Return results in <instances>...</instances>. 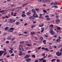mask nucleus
Masks as SVG:
<instances>
[{
  "instance_id": "obj_1",
  "label": "nucleus",
  "mask_w": 62,
  "mask_h": 62,
  "mask_svg": "<svg viewBox=\"0 0 62 62\" xmlns=\"http://www.w3.org/2000/svg\"><path fill=\"white\" fill-rule=\"evenodd\" d=\"M3 53H4V54H3V55L4 56L6 55L7 54V52H5L4 51L1 50L0 51V56H1L2 55V54H3Z\"/></svg>"
},
{
  "instance_id": "obj_2",
  "label": "nucleus",
  "mask_w": 62,
  "mask_h": 62,
  "mask_svg": "<svg viewBox=\"0 0 62 62\" xmlns=\"http://www.w3.org/2000/svg\"><path fill=\"white\" fill-rule=\"evenodd\" d=\"M49 33L51 35H54L55 34V32H54V31L51 30H49Z\"/></svg>"
},
{
  "instance_id": "obj_3",
  "label": "nucleus",
  "mask_w": 62,
  "mask_h": 62,
  "mask_svg": "<svg viewBox=\"0 0 62 62\" xmlns=\"http://www.w3.org/2000/svg\"><path fill=\"white\" fill-rule=\"evenodd\" d=\"M62 54V52H60L59 53V52H56V55H57V56H60V55H61V54Z\"/></svg>"
},
{
  "instance_id": "obj_4",
  "label": "nucleus",
  "mask_w": 62,
  "mask_h": 62,
  "mask_svg": "<svg viewBox=\"0 0 62 62\" xmlns=\"http://www.w3.org/2000/svg\"><path fill=\"white\" fill-rule=\"evenodd\" d=\"M15 22V20L13 19L12 20L11 19H10L9 20V21L8 22V23H14Z\"/></svg>"
},
{
  "instance_id": "obj_5",
  "label": "nucleus",
  "mask_w": 62,
  "mask_h": 62,
  "mask_svg": "<svg viewBox=\"0 0 62 62\" xmlns=\"http://www.w3.org/2000/svg\"><path fill=\"white\" fill-rule=\"evenodd\" d=\"M19 50H21V51H23V49L21 45H19Z\"/></svg>"
},
{
  "instance_id": "obj_6",
  "label": "nucleus",
  "mask_w": 62,
  "mask_h": 62,
  "mask_svg": "<svg viewBox=\"0 0 62 62\" xmlns=\"http://www.w3.org/2000/svg\"><path fill=\"white\" fill-rule=\"evenodd\" d=\"M33 17H34V18H35V17L36 18H38V16L37 15V14H36V13L33 14Z\"/></svg>"
},
{
  "instance_id": "obj_7",
  "label": "nucleus",
  "mask_w": 62,
  "mask_h": 62,
  "mask_svg": "<svg viewBox=\"0 0 62 62\" xmlns=\"http://www.w3.org/2000/svg\"><path fill=\"white\" fill-rule=\"evenodd\" d=\"M32 12L33 14H34L35 13H36V10H35L34 9H32Z\"/></svg>"
},
{
  "instance_id": "obj_8",
  "label": "nucleus",
  "mask_w": 62,
  "mask_h": 62,
  "mask_svg": "<svg viewBox=\"0 0 62 62\" xmlns=\"http://www.w3.org/2000/svg\"><path fill=\"white\" fill-rule=\"evenodd\" d=\"M29 18L30 19H35V17L33 16H31L30 17H29Z\"/></svg>"
},
{
  "instance_id": "obj_9",
  "label": "nucleus",
  "mask_w": 62,
  "mask_h": 62,
  "mask_svg": "<svg viewBox=\"0 0 62 62\" xmlns=\"http://www.w3.org/2000/svg\"><path fill=\"white\" fill-rule=\"evenodd\" d=\"M26 59V61L27 62H29V61H31V59L30 58H27Z\"/></svg>"
},
{
  "instance_id": "obj_10",
  "label": "nucleus",
  "mask_w": 62,
  "mask_h": 62,
  "mask_svg": "<svg viewBox=\"0 0 62 62\" xmlns=\"http://www.w3.org/2000/svg\"><path fill=\"white\" fill-rule=\"evenodd\" d=\"M44 24H43L41 25H40L39 26V27H42L44 26Z\"/></svg>"
},
{
  "instance_id": "obj_11",
  "label": "nucleus",
  "mask_w": 62,
  "mask_h": 62,
  "mask_svg": "<svg viewBox=\"0 0 62 62\" xmlns=\"http://www.w3.org/2000/svg\"><path fill=\"white\" fill-rule=\"evenodd\" d=\"M21 16L22 17H25L26 16V15L25 14H23L21 15Z\"/></svg>"
},
{
  "instance_id": "obj_12",
  "label": "nucleus",
  "mask_w": 62,
  "mask_h": 62,
  "mask_svg": "<svg viewBox=\"0 0 62 62\" xmlns=\"http://www.w3.org/2000/svg\"><path fill=\"white\" fill-rule=\"evenodd\" d=\"M45 42H46V40H44L42 42L44 43V44H46V43Z\"/></svg>"
},
{
  "instance_id": "obj_13",
  "label": "nucleus",
  "mask_w": 62,
  "mask_h": 62,
  "mask_svg": "<svg viewBox=\"0 0 62 62\" xmlns=\"http://www.w3.org/2000/svg\"><path fill=\"white\" fill-rule=\"evenodd\" d=\"M60 20L59 19H57L56 21V22L57 23H59V22H60Z\"/></svg>"
},
{
  "instance_id": "obj_14",
  "label": "nucleus",
  "mask_w": 62,
  "mask_h": 62,
  "mask_svg": "<svg viewBox=\"0 0 62 62\" xmlns=\"http://www.w3.org/2000/svg\"><path fill=\"white\" fill-rule=\"evenodd\" d=\"M43 60V58H42L41 59H39V61L40 62H41V61H42Z\"/></svg>"
},
{
  "instance_id": "obj_15",
  "label": "nucleus",
  "mask_w": 62,
  "mask_h": 62,
  "mask_svg": "<svg viewBox=\"0 0 62 62\" xmlns=\"http://www.w3.org/2000/svg\"><path fill=\"white\" fill-rule=\"evenodd\" d=\"M31 35H34V34H35V32H31Z\"/></svg>"
},
{
  "instance_id": "obj_16",
  "label": "nucleus",
  "mask_w": 62,
  "mask_h": 62,
  "mask_svg": "<svg viewBox=\"0 0 62 62\" xmlns=\"http://www.w3.org/2000/svg\"><path fill=\"white\" fill-rule=\"evenodd\" d=\"M8 29V27H6L5 28V31H7Z\"/></svg>"
},
{
  "instance_id": "obj_17",
  "label": "nucleus",
  "mask_w": 62,
  "mask_h": 62,
  "mask_svg": "<svg viewBox=\"0 0 62 62\" xmlns=\"http://www.w3.org/2000/svg\"><path fill=\"white\" fill-rule=\"evenodd\" d=\"M40 39L41 40V41H42L43 40V37H41L40 38Z\"/></svg>"
},
{
  "instance_id": "obj_18",
  "label": "nucleus",
  "mask_w": 62,
  "mask_h": 62,
  "mask_svg": "<svg viewBox=\"0 0 62 62\" xmlns=\"http://www.w3.org/2000/svg\"><path fill=\"white\" fill-rule=\"evenodd\" d=\"M48 0H43L42 1L43 2H47Z\"/></svg>"
},
{
  "instance_id": "obj_19",
  "label": "nucleus",
  "mask_w": 62,
  "mask_h": 62,
  "mask_svg": "<svg viewBox=\"0 0 62 62\" xmlns=\"http://www.w3.org/2000/svg\"><path fill=\"white\" fill-rule=\"evenodd\" d=\"M7 9L9 10V9H11V7H9L7 8Z\"/></svg>"
},
{
  "instance_id": "obj_20",
  "label": "nucleus",
  "mask_w": 62,
  "mask_h": 62,
  "mask_svg": "<svg viewBox=\"0 0 62 62\" xmlns=\"http://www.w3.org/2000/svg\"><path fill=\"white\" fill-rule=\"evenodd\" d=\"M31 14V12H28L27 14V15H29L30 14Z\"/></svg>"
},
{
  "instance_id": "obj_21",
  "label": "nucleus",
  "mask_w": 62,
  "mask_h": 62,
  "mask_svg": "<svg viewBox=\"0 0 62 62\" xmlns=\"http://www.w3.org/2000/svg\"><path fill=\"white\" fill-rule=\"evenodd\" d=\"M50 27H51V28H53L54 27V25H53L51 24L50 26Z\"/></svg>"
},
{
  "instance_id": "obj_22",
  "label": "nucleus",
  "mask_w": 62,
  "mask_h": 62,
  "mask_svg": "<svg viewBox=\"0 0 62 62\" xmlns=\"http://www.w3.org/2000/svg\"><path fill=\"white\" fill-rule=\"evenodd\" d=\"M7 39H8V40H9L10 39H11V38H10V37H8L7 38Z\"/></svg>"
},
{
  "instance_id": "obj_23",
  "label": "nucleus",
  "mask_w": 62,
  "mask_h": 62,
  "mask_svg": "<svg viewBox=\"0 0 62 62\" xmlns=\"http://www.w3.org/2000/svg\"><path fill=\"white\" fill-rule=\"evenodd\" d=\"M35 39L36 40H38V39H39V38H38V37H35Z\"/></svg>"
},
{
  "instance_id": "obj_24",
  "label": "nucleus",
  "mask_w": 62,
  "mask_h": 62,
  "mask_svg": "<svg viewBox=\"0 0 62 62\" xmlns=\"http://www.w3.org/2000/svg\"><path fill=\"white\" fill-rule=\"evenodd\" d=\"M60 39H57L56 41H57V42H60Z\"/></svg>"
},
{
  "instance_id": "obj_25",
  "label": "nucleus",
  "mask_w": 62,
  "mask_h": 62,
  "mask_svg": "<svg viewBox=\"0 0 62 62\" xmlns=\"http://www.w3.org/2000/svg\"><path fill=\"white\" fill-rule=\"evenodd\" d=\"M19 24H20V22H17L16 23V25H18Z\"/></svg>"
},
{
  "instance_id": "obj_26",
  "label": "nucleus",
  "mask_w": 62,
  "mask_h": 62,
  "mask_svg": "<svg viewBox=\"0 0 62 62\" xmlns=\"http://www.w3.org/2000/svg\"><path fill=\"white\" fill-rule=\"evenodd\" d=\"M9 53H13V51H12V50H10L9 51Z\"/></svg>"
},
{
  "instance_id": "obj_27",
  "label": "nucleus",
  "mask_w": 62,
  "mask_h": 62,
  "mask_svg": "<svg viewBox=\"0 0 62 62\" xmlns=\"http://www.w3.org/2000/svg\"><path fill=\"white\" fill-rule=\"evenodd\" d=\"M45 50H46V51H49V49H48V48H46L45 49H44Z\"/></svg>"
},
{
  "instance_id": "obj_28",
  "label": "nucleus",
  "mask_w": 62,
  "mask_h": 62,
  "mask_svg": "<svg viewBox=\"0 0 62 62\" xmlns=\"http://www.w3.org/2000/svg\"><path fill=\"white\" fill-rule=\"evenodd\" d=\"M39 18H41V19H43L44 18L42 16H39Z\"/></svg>"
},
{
  "instance_id": "obj_29",
  "label": "nucleus",
  "mask_w": 62,
  "mask_h": 62,
  "mask_svg": "<svg viewBox=\"0 0 62 62\" xmlns=\"http://www.w3.org/2000/svg\"><path fill=\"white\" fill-rule=\"evenodd\" d=\"M55 60V59H53L51 60V62H53V61H54Z\"/></svg>"
},
{
  "instance_id": "obj_30",
  "label": "nucleus",
  "mask_w": 62,
  "mask_h": 62,
  "mask_svg": "<svg viewBox=\"0 0 62 62\" xmlns=\"http://www.w3.org/2000/svg\"><path fill=\"white\" fill-rule=\"evenodd\" d=\"M32 57L33 58H35V57H36V56H35V55H32Z\"/></svg>"
},
{
  "instance_id": "obj_31",
  "label": "nucleus",
  "mask_w": 62,
  "mask_h": 62,
  "mask_svg": "<svg viewBox=\"0 0 62 62\" xmlns=\"http://www.w3.org/2000/svg\"><path fill=\"white\" fill-rule=\"evenodd\" d=\"M43 11L44 13H47V11H46V10H43Z\"/></svg>"
},
{
  "instance_id": "obj_32",
  "label": "nucleus",
  "mask_w": 62,
  "mask_h": 62,
  "mask_svg": "<svg viewBox=\"0 0 62 62\" xmlns=\"http://www.w3.org/2000/svg\"><path fill=\"white\" fill-rule=\"evenodd\" d=\"M14 28H11L10 29V30H14Z\"/></svg>"
},
{
  "instance_id": "obj_33",
  "label": "nucleus",
  "mask_w": 62,
  "mask_h": 62,
  "mask_svg": "<svg viewBox=\"0 0 62 62\" xmlns=\"http://www.w3.org/2000/svg\"><path fill=\"white\" fill-rule=\"evenodd\" d=\"M57 28L58 30H61V29L59 27H58Z\"/></svg>"
},
{
  "instance_id": "obj_34",
  "label": "nucleus",
  "mask_w": 62,
  "mask_h": 62,
  "mask_svg": "<svg viewBox=\"0 0 62 62\" xmlns=\"http://www.w3.org/2000/svg\"><path fill=\"white\" fill-rule=\"evenodd\" d=\"M26 58H28V57H29V55H26Z\"/></svg>"
},
{
  "instance_id": "obj_35",
  "label": "nucleus",
  "mask_w": 62,
  "mask_h": 62,
  "mask_svg": "<svg viewBox=\"0 0 62 62\" xmlns=\"http://www.w3.org/2000/svg\"><path fill=\"white\" fill-rule=\"evenodd\" d=\"M60 60L59 59H57L56 61L57 62H60Z\"/></svg>"
},
{
  "instance_id": "obj_36",
  "label": "nucleus",
  "mask_w": 62,
  "mask_h": 62,
  "mask_svg": "<svg viewBox=\"0 0 62 62\" xmlns=\"http://www.w3.org/2000/svg\"><path fill=\"white\" fill-rule=\"evenodd\" d=\"M58 4V2H56H56H55V3H54V5H56Z\"/></svg>"
},
{
  "instance_id": "obj_37",
  "label": "nucleus",
  "mask_w": 62,
  "mask_h": 62,
  "mask_svg": "<svg viewBox=\"0 0 62 62\" xmlns=\"http://www.w3.org/2000/svg\"><path fill=\"white\" fill-rule=\"evenodd\" d=\"M35 26V25H32V26L31 28H33V27H34Z\"/></svg>"
},
{
  "instance_id": "obj_38",
  "label": "nucleus",
  "mask_w": 62,
  "mask_h": 62,
  "mask_svg": "<svg viewBox=\"0 0 62 62\" xmlns=\"http://www.w3.org/2000/svg\"><path fill=\"white\" fill-rule=\"evenodd\" d=\"M61 47H62V45H59L58 46V48H60Z\"/></svg>"
},
{
  "instance_id": "obj_39",
  "label": "nucleus",
  "mask_w": 62,
  "mask_h": 62,
  "mask_svg": "<svg viewBox=\"0 0 62 62\" xmlns=\"http://www.w3.org/2000/svg\"><path fill=\"white\" fill-rule=\"evenodd\" d=\"M19 55H20V56H22V55H23V54H22L21 53H20L19 54Z\"/></svg>"
},
{
  "instance_id": "obj_40",
  "label": "nucleus",
  "mask_w": 62,
  "mask_h": 62,
  "mask_svg": "<svg viewBox=\"0 0 62 62\" xmlns=\"http://www.w3.org/2000/svg\"><path fill=\"white\" fill-rule=\"evenodd\" d=\"M37 23V22L36 21H34L33 22V23Z\"/></svg>"
},
{
  "instance_id": "obj_41",
  "label": "nucleus",
  "mask_w": 62,
  "mask_h": 62,
  "mask_svg": "<svg viewBox=\"0 0 62 62\" xmlns=\"http://www.w3.org/2000/svg\"><path fill=\"white\" fill-rule=\"evenodd\" d=\"M48 17H49V16L48 15H47L45 16V18H48Z\"/></svg>"
},
{
  "instance_id": "obj_42",
  "label": "nucleus",
  "mask_w": 62,
  "mask_h": 62,
  "mask_svg": "<svg viewBox=\"0 0 62 62\" xmlns=\"http://www.w3.org/2000/svg\"><path fill=\"white\" fill-rule=\"evenodd\" d=\"M50 19H51L50 18H46V20H50Z\"/></svg>"
},
{
  "instance_id": "obj_43",
  "label": "nucleus",
  "mask_w": 62,
  "mask_h": 62,
  "mask_svg": "<svg viewBox=\"0 0 62 62\" xmlns=\"http://www.w3.org/2000/svg\"><path fill=\"white\" fill-rule=\"evenodd\" d=\"M51 56H52L51 55H49L48 56V57H51Z\"/></svg>"
},
{
  "instance_id": "obj_44",
  "label": "nucleus",
  "mask_w": 62,
  "mask_h": 62,
  "mask_svg": "<svg viewBox=\"0 0 62 62\" xmlns=\"http://www.w3.org/2000/svg\"><path fill=\"white\" fill-rule=\"evenodd\" d=\"M28 24L27 23H25L24 24V25H25V26H26V25H27Z\"/></svg>"
},
{
  "instance_id": "obj_45",
  "label": "nucleus",
  "mask_w": 62,
  "mask_h": 62,
  "mask_svg": "<svg viewBox=\"0 0 62 62\" xmlns=\"http://www.w3.org/2000/svg\"><path fill=\"white\" fill-rule=\"evenodd\" d=\"M24 34H27V32L26 31H24Z\"/></svg>"
},
{
  "instance_id": "obj_46",
  "label": "nucleus",
  "mask_w": 62,
  "mask_h": 62,
  "mask_svg": "<svg viewBox=\"0 0 62 62\" xmlns=\"http://www.w3.org/2000/svg\"><path fill=\"white\" fill-rule=\"evenodd\" d=\"M5 12V11L2 10V11H0V13L1 12Z\"/></svg>"
},
{
  "instance_id": "obj_47",
  "label": "nucleus",
  "mask_w": 62,
  "mask_h": 62,
  "mask_svg": "<svg viewBox=\"0 0 62 62\" xmlns=\"http://www.w3.org/2000/svg\"><path fill=\"white\" fill-rule=\"evenodd\" d=\"M41 29L42 30H44V27H42L41 28Z\"/></svg>"
},
{
  "instance_id": "obj_48",
  "label": "nucleus",
  "mask_w": 62,
  "mask_h": 62,
  "mask_svg": "<svg viewBox=\"0 0 62 62\" xmlns=\"http://www.w3.org/2000/svg\"><path fill=\"white\" fill-rule=\"evenodd\" d=\"M2 14L3 15H6V13H2Z\"/></svg>"
},
{
  "instance_id": "obj_49",
  "label": "nucleus",
  "mask_w": 62,
  "mask_h": 62,
  "mask_svg": "<svg viewBox=\"0 0 62 62\" xmlns=\"http://www.w3.org/2000/svg\"><path fill=\"white\" fill-rule=\"evenodd\" d=\"M6 43H9V41H6Z\"/></svg>"
},
{
  "instance_id": "obj_50",
  "label": "nucleus",
  "mask_w": 62,
  "mask_h": 62,
  "mask_svg": "<svg viewBox=\"0 0 62 62\" xmlns=\"http://www.w3.org/2000/svg\"><path fill=\"white\" fill-rule=\"evenodd\" d=\"M23 42H20V43L21 44H23V43H24Z\"/></svg>"
},
{
  "instance_id": "obj_51",
  "label": "nucleus",
  "mask_w": 62,
  "mask_h": 62,
  "mask_svg": "<svg viewBox=\"0 0 62 62\" xmlns=\"http://www.w3.org/2000/svg\"><path fill=\"white\" fill-rule=\"evenodd\" d=\"M14 10H15V9H13L11 10V11H14Z\"/></svg>"
},
{
  "instance_id": "obj_52",
  "label": "nucleus",
  "mask_w": 62,
  "mask_h": 62,
  "mask_svg": "<svg viewBox=\"0 0 62 62\" xmlns=\"http://www.w3.org/2000/svg\"><path fill=\"white\" fill-rule=\"evenodd\" d=\"M45 55V54H42V56H44Z\"/></svg>"
},
{
  "instance_id": "obj_53",
  "label": "nucleus",
  "mask_w": 62,
  "mask_h": 62,
  "mask_svg": "<svg viewBox=\"0 0 62 62\" xmlns=\"http://www.w3.org/2000/svg\"><path fill=\"white\" fill-rule=\"evenodd\" d=\"M3 61V59H0V61Z\"/></svg>"
},
{
  "instance_id": "obj_54",
  "label": "nucleus",
  "mask_w": 62,
  "mask_h": 62,
  "mask_svg": "<svg viewBox=\"0 0 62 62\" xmlns=\"http://www.w3.org/2000/svg\"><path fill=\"white\" fill-rule=\"evenodd\" d=\"M48 1H47L48 3H50L51 2V0H48Z\"/></svg>"
},
{
  "instance_id": "obj_55",
  "label": "nucleus",
  "mask_w": 62,
  "mask_h": 62,
  "mask_svg": "<svg viewBox=\"0 0 62 62\" xmlns=\"http://www.w3.org/2000/svg\"><path fill=\"white\" fill-rule=\"evenodd\" d=\"M38 62V60H35L34 61V62Z\"/></svg>"
},
{
  "instance_id": "obj_56",
  "label": "nucleus",
  "mask_w": 62,
  "mask_h": 62,
  "mask_svg": "<svg viewBox=\"0 0 62 62\" xmlns=\"http://www.w3.org/2000/svg\"><path fill=\"white\" fill-rule=\"evenodd\" d=\"M10 32H13V31H12V30H10Z\"/></svg>"
},
{
  "instance_id": "obj_57",
  "label": "nucleus",
  "mask_w": 62,
  "mask_h": 62,
  "mask_svg": "<svg viewBox=\"0 0 62 62\" xmlns=\"http://www.w3.org/2000/svg\"><path fill=\"white\" fill-rule=\"evenodd\" d=\"M44 31V30H42V31H41V33H43V32Z\"/></svg>"
},
{
  "instance_id": "obj_58",
  "label": "nucleus",
  "mask_w": 62,
  "mask_h": 62,
  "mask_svg": "<svg viewBox=\"0 0 62 62\" xmlns=\"http://www.w3.org/2000/svg\"><path fill=\"white\" fill-rule=\"evenodd\" d=\"M15 39V38H13L12 39V40H14Z\"/></svg>"
},
{
  "instance_id": "obj_59",
  "label": "nucleus",
  "mask_w": 62,
  "mask_h": 62,
  "mask_svg": "<svg viewBox=\"0 0 62 62\" xmlns=\"http://www.w3.org/2000/svg\"><path fill=\"white\" fill-rule=\"evenodd\" d=\"M42 50H44V49H45V47H42Z\"/></svg>"
},
{
  "instance_id": "obj_60",
  "label": "nucleus",
  "mask_w": 62,
  "mask_h": 62,
  "mask_svg": "<svg viewBox=\"0 0 62 62\" xmlns=\"http://www.w3.org/2000/svg\"><path fill=\"white\" fill-rule=\"evenodd\" d=\"M14 4L12 5H11V7H13V6H14Z\"/></svg>"
},
{
  "instance_id": "obj_61",
  "label": "nucleus",
  "mask_w": 62,
  "mask_h": 62,
  "mask_svg": "<svg viewBox=\"0 0 62 62\" xmlns=\"http://www.w3.org/2000/svg\"><path fill=\"white\" fill-rule=\"evenodd\" d=\"M36 11H38L39 10V9H38V8H36Z\"/></svg>"
},
{
  "instance_id": "obj_62",
  "label": "nucleus",
  "mask_w": 62,
  "mask_h": 62,
  "mask_svg": "<svg viewBox=\"0 0 62 62\" xmlns=\"http://www.w3.org/2000/svg\"><path fill=\"white\" fill-rule=\"evenodd\" d=\"M3 50H5L4 52H5L6 51H7V50L5 48H4V49H3Z\"/></svg>"
},
{
  "instance_id": "obj_63",
  "label": "nucleus",
  "mask_w": 62,
  "mask_h": 62,
  "mask_svg": "<svg viewBox=\"0 0 62 62\" xmlns=\"http://www.w3.org/2000/svg\"><path fill=\"white\" fill-rule=\"evenodd\" d=\"M8 17H9L8 16H5V18H8Z\"/></svg>"
},
{
  "instance_id": "obj_64",
  "label": "nucleus",
  "mask_w": 62,
  "mask_h": 62,
  "mask_svg": "<svg viewBox=\"0 0 62 62\" xmlns=\"http://www.w3.org/2000/svg\"><path fill=\"white\" fill-rule=\"evenodd\" d=\"M60 52H62V49H60Z\"/></svg>"
}]
</instances>
